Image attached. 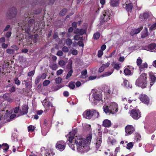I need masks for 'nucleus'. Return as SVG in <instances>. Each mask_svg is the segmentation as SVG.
Listing matches in <instances>:
<instances>
[{
	"label": "nucleus",
	"mask_w": 156,
	"mask_h": 156,
	"mask_svg": "<svg viewBox=\"0 0 156 156\" xmlns=\"http://www.w3.org/2000/svg\"><path fill=\"white\" fill-rule=\"evenodd\" d=\"M113 70L112 72H107L104 73V74L101 76V77H105L108 76L110 75L113 73Z\"/></svg>",
	"instance_id": "nucleus-29"
},
{
	"label": "nucleus",
	"mask_w": 156,
	"mask_h": 156,
	"mask_svg": "<svg viewBox=\"0 0 156 156\" xmlns=\"http://www.w3.org/2000/svg\"><path fill=\"white\" fill-rule=\"evenodd\" d=\"M139 99L143 103L145 104L148 105L149 104V98L145 94H141L139 96Z\"/></svg>",
	"instance_id": "nucleus-9"
},
{
	"label": "nucleus",
	"mask_w": 156,
	"mask_h": 156,
	"mask_svg": "<svg viewBox=\"0 0 156 156\" xmlns=\"http://www.w3.org/2000/svg\"><path fill=\"white\" fill-rule=\"evenodd\" d=\"M17 13L16 9L15 8L13 7L7 12V16L8 19H11L16 16Z\"/></svg>",
	"instance_id": "nucleus-5"
},
{
	"label": "nucleus",
	"mask_w": 156,
	"mask_h": 156,
	"mask_svg": "<svg viewBox=\"0 0 156 156\" xmlns=\"http://www.w3.org/2000/svg\"><path fill=\"white\" fill-rule=\"evenodd\" d=\"M57 68V65L56 64H53L51 66V68L53 70H56Z\"/></svg>",
	"instance_id": "nucleus-55"
},
{
	"label": "nucleus",
	"mask_w": 156,
	"mask_h": 156,
	"mask_svg": "<svg viewBox=\"0 0 156 156\" xmlns=\"http://www.w3.org/2000/svg\"><path fill=\"white\" fill-rule=\"evenodd\" d=\"M110 109L111 111V114H114L116 113L118 110V104L115 102H112L110 104Z\"/></svg>",
	"instance_id": "nucleus-8"
},
{
	"label": "nucleus",
	"mask_w": 156,
	"mask_h": 156,
	"mask_svg": "<svg viewBox=\"0 0 156 156\" xmlns=\"http://www.w3.org/2000/svg\"><path fill=\"white\" fill-rule=\"evenodd\" d=\"M87 30L83 28L80 29L79 34L80 35H82L84 34H86L87 33Z\"/></svg>",
	"instance_id": "nucleus-41"
},
{
	"label": "nucleus",
	"mask_w": 156,
	"mask_h": 156,
	"mask_svg": "<svg viewBox=\"0 0 156 156\" xmlns=\"http://www.w3.org/2000/svg\"><path fill=\"white\" fill-rule=\"evenodd\" d=\"M35 23V20L34 19H30L28 22V25L29 27H31Z\"/></svg>",
	"instance_id": "nucleus-27"
},
{
	"label": "nucleus",
	"mask_w": 156,
	"mask_h": 156,
	"mask_svg": "<svg viewBox=\"0 0 156 156\" xmlns=\"http://www.w3.org/2000/svg\"><path fill=\"white\" fill-rule=\"evenodd\" d=\"M13 80L14 82V84H15L17 86H19L20 85L21 81L18 80L17 77H16L14 78Z\"/></svg>",
	"instance_id": "nucleus-30"
},
{
	"label": "nucleus",
	"mask_w": 156,
	"mask_h": 156,
	"mask_svg": "<svg viewBox=\"0 0 156 156\" xmlns=\"http://www.w3.org/2000/svg\"><path fill=\"white\" fill-rule=\"evenodd\" d=\"M68 86L71 89H74L75 88V82L73 81L69 82Z\"/></svg>",
	"instance_id": "nucleus-31"
},
{
	"label": "nucleus",
	"mask_w": 156,
	"mask_h": 156,
	"mask_svg": "<svg viewBox=\"0 0 156 156\" xmlns=\"http://www.w3.org/2000/svg\"><path fill=\"white\" fill-rule=\"evenodd\" d=\"M28 107L27 105H23L21 110H20V114L21 115H24L27 114L28 112Z\"/></svg>",
	"instance_id": "nucleus-17"
},
{
	"label": "nucleus",
	"mask_w": 156,
	"mask_h": 156,
	"mask_svg": "<svg viewBox=\"0 0 156 156\" xmlns=\"http://www.w3.org/2000/svg\"><path fill=\"white\" fill-rule=\"evenodd\" d=\"M100 37V33L99 32H96L93 35V37L94 39L98 40Z\"/></svg>",
	"instance_id": "nucleus-38"
},
{
	"label": "nucleus",
	"mask_w": 156,
	"mask_h": 156,
	"mask_svg": "<svg viewBox=\"0 0 156 156\" xmlns=\"http://www.w3.org/2000/svg\"><path fill=\"white\" fill-rule=\"evenodd\" d=\"M123 83L124 87H130L129 85V82L126 79H123Z\"/></svg>",
	"instance_id": "nucleus-34"
},
{
	"label": "nucleus",
	"mask_w": 156,
	"mask_h": 156,
	"mask_svg": "<svg viewBox=\"0 0 156 156\" xmlns=\"http://www.w3.org/2000/svg\"><path fill=\"white\" fill-rule=\"evenodd\" d=\"M63 70L61 69H59L57 71L56 74L57 75H59L62 73Z\"/></svg>",
	"instance_id": "nucleus-64"
},
{
	"label": "nucleus",
	"mask_w": 156,
	"mask_h": 156,
	"mask_svg": "<svg viewBox=\"0 0 156 156\" xmlns=\"http://www.w3.org/2000/svg\"><path fill=\"white\" fill-rule=\"evenodd\" d=\"M12 34V32L11 31H8L7 32L5 35V37L7 38H9L10 37Z\"/></svg>",
	"instance_id": "nucleus-53"
},
{
	"label": "nucleus",
	"mask_w": 156,
	"mask_h": 156,
	"mask_svg": "<svg viewBox=\"0 0 156 156\" xmlns=\"http://www.w3.org/2000/svg\"><path fill=\"white\" fill-rule=\"evenodd\" d=\"M112 125L111 121L108 119L104 120L102 122V126L107 128L110 127Z\"/></svg>",
	"instance_id": "nucleus-15"
},
{
	"label": "nucleus",
	"mask_w": 156,
	"mask_h": 156,
	"mask_svg": "<svg viewBox=\"0 0 156 156\" xmlns=\"http://www.w3.org/2000/svg\"><path fill=\"white\" fill-rule=\"evenodd\" d=\"M88 25L87 23H84L83 24V29H84L85 30L87 31V28Z\"/></svg>",
	"instance_id": "nucleus-61"
},
{
	"label": "nucleus",
	"mask_w": 156,
	"mask_h": 156,
	"mask_svg": "<svg viewBox=\"0 0 156 156\" xmlns=\"http://www.w3.org/2000/svg\"><path fill=\"white\" fill-rule=\"evenodd\" d=\"M156 29V23L153 24L149 28L150 31L154 30Z\"/></svg>",
	"instance_id": "nucleus-42"
},
{
	"label": "nucleus",
	"mask_w": 156,
	"mask_h": 156,
	"mask_svg": "<svg viewBox=\"0 0 156 156\" xmlns=\"http://www.w3.org/2000/svg\"><path fill=\"white\" fill-rule=\"evenodd\" d=\"M149 78L150 80V84L151 86H152L154 83L155 82L156 77L154 73L152 72L149 73Z\"/></svg>",
	"instance_id": "nucleus-11"
},
{
	"label": "nucleus",
	"mask_w": 156,
	"mask_h": 156,
	"mask_svg": "<svg viewBox=\"0 0 156 156\" xmlns=\"http://www.w3.org/2000/svg\"><path fill=\"white\" fill-rule=\"evenodd\" d=\"M105 68L102 65L99 68L98 70V72L99 73H101L102 72H103L105 69Z\"/></svg>",
	"instance_id": "nucleus-58"
},
{
	"label": "nucleus",
	"mask_w": 156,
	"mask_h": 156,
	"mask_svg": "<svg viewBox=\"0 0 156 156\" xmlns=\"http://www.w3.org/2000/svg\"><path fill=\"white\" fill-rule=\"evenodd\" d=\"M16 116V115L15 114H13L11 115L9 117V119L7 120V122H9L10 121L12 120Z\"/></svg>",
	"instance_id": "nucleus-47"
},
{
	"label": "nucleus",
	"mask_w": 156,
	"mask_h": 156,
	"mask_svg": "<svg viewBox=\"0 0 156 156\" xmlns=\"http://www.w3.org/2000/svg\"><path fill=\"white\" fill-rule=\"evenodd\" d=\"M125 74L127 76L130 75L131 73V71L128 68H125L124 71Z\"/></svg>",
	"instance_id": "nucleus-33"
},
{
	"label": "nucleus",
	"mask_w": 156,
	"mask_h": 156,
	"mask_svg": "<svg viewBox=\"0 0 156 156\" xmlns=\"http://www.w3.org/2000/svg\"><path fill=\"white\" fill-rule=\"evenodd\" d=\"M6 52L9 54H12L14 52V50L12 49H8L6 50Z\"/></svg>",
	"instance_id": "nucleus-44"
},
{
	"label": "nucleus",
	"mask_w": 156,
	"mask_h": 156,
	"mask_svg": "<svg viewBox=\"0 0 156 156\" xmlns=\"http://www.w3.org/2000/svg\"><path fill=\"white\" fill-rule=\"evenodd\" d=\"M62 50L64 52H67L69 51V49L67 47L64 46L62 48Z\"/></svg>",
	"instance_id": "nucleus-50"
},
{
	"label": "nucleus",
	"mask_w": 156,
	"mask_h": 156,
	"mask_svg": "<svg viewBox=\"0 0 156 156\" xmlns=\"http://www.w3.org/2000/svg\"><path fill=\"white\" fill-rule=\"evenodd\" d=\"M142 60L140 57H139L136 60V64L138 66H140L142 63Z\"/></svg>",
	"instance_id": "nucleus-35"
},
{
	"label": "nucleus",
	"mask_w": 156,
	"mask_h": 156,
	"mask_svg": "<svg viewBox=\"0 0 156 156\" xmlns=\"http://www.w3.org/2000/svg\"><path fill=\"white\" fill-rule=\"evenodd\" d=\"M66 43L67 46H70L72 43V41L70 39L68 38L66 39Z\"/></svg>",
	"instance_id": "nucleus-36"
},
{
	"label": "nucleus",
	"mask_w": 156,
	"mask_h": 156,
	"mask_svg": "<svg viewBox=\"0 0 156 156\" xmlns=\"http://www.w3.org/2000/svg\"><path fill=\"white\" fill-rule=\"evenodd\" d=\"M9 94L8 93H5L3 94L2 97L3 98L6 100L9 97Z\"/></svg>",
	"instance_id": "nucleus-57"
},
{
	"label": "nucleus",
	"mask_w": 156,
	"mask_h": 156,
	"mask_svg": "<svg viewBox=\"0 0 156 156\" xmlns=\"http://www.w3.org/2000/svg\"><path fill=\"white\" fill-rule=\"evenodd\" d=\"M57 55L59 56H62L63 55L62 51L61 50H59L56 54Z\"/></svg>",
	"instance_id": "nucleus-56"
},
{
	"label": "nucleus",
	"mask_w": 156,
	"mask_h": 156,
	"mask_svg": "<svg viewBox=\"0 0 156 156\" xmlns=\"http://www.w3.org/2000/svg\"><path fill=\"white\" fill-rule=\"evenodd\" d=\"M156 47V44L155 43H152L148 45V48L151 50H153Z\"/></svg>",
	"instance_id": "nucleus-26"
},
{
	"label": "nucleus",
	"mask_w": 156,
	"mask_h": 156,
	"mask_svg": "<svg viewBox=\"0 0 156 156\" xmlns=\"http://www.w3.org/2000/svg\"><path fill=\"white\" fill-rule=\"evenodd\" d=\"M148 67V65L146 63H144L143 65H141L139 67V70L141 73L144 70V68H147Z\"/></svg>",
	"instance_id": "nucleus-23"
},
{
	"label": "nucleus",
	"mask_w": 156,
	"mask_h": 156,
	"mask_svg": "<svg viewBox=\"0 0 156 156\" xmlns=\"http://www.w3.org/2000/svg\"><path fill=\"white\" fill-rule=\"evenodd\" d=\"M73 73V71L71 69L68 73L66 77V79L67 80L68 79L72 76Z\"/></svg>",
	"instance_id": "nucleus-40"
},
{
	"label": "nucleus",
	"mask_w": 156,
	"mask_h": 156,
	"mask_svg": "<svg viewBox=\"0 0 156 156\" xmlns=\"http://www.w3.org/2000/svg\"><path fill=\"white\" fill-rule=\"evenodd\" d=\"M136 84L138 86L141 87L142 88H145L146 87L147 84L144 83L142 79L139 78L136 80Z\"/></svg>",
	"instance_id": "nucleus-10"
},
{
	"label": "nucleus",
	"mask_w": 156,
	"mask_h": 156,
	"mask_svg": "<svg viewBox=\"0 0 156 156\" xmlns=\"http://www.w3.org/2000/svg\"><path fill=\"white\" fill-rule=\"evenodd\" d=\"M50 83V80H45L43 83V85L44 86H48Z\"/></svg>",
	"instance_id": "nucleus-49"
},
{
	"label": "nucleus",
	"mask_w": 156,
	"mask_h": 156,
	"mask_svg": "<svg viewBox=\"0 0 156 156\" xmlns=\"http://www.w3.org/2000/svg\"><path fill=\"white\" fill-rule=\"evenodd\" d=\"M102 142V138L101 136L98 137L96 141V148L98 149L99 148Z\"/></svg>",
	"instance_id": "nucleus-18"
},
{
	"label": "nucleus",
	"mask_w": 156,
	"mask_h": 156,
	"mask_svg": "<svg viewBox=\"0 0 156 156\" xmlns=\"http://www.w3.org/2000/svg\"><path fill=\"white\" fill-rule=\"evenodd\" d=\"M35 127L32 125H30L28 127V130L29 132H33L35 129Z\"/></svg>",
	"instance_id": "nucleus-37"
},
{
	"label": "nucleus",
	"mask_w": 156,
	"mask_h": 156,
	"mask_svg": "<svg viewBox=\"0 0 156 156\" xmlns=\"http://www.w3.org/2000/svg\"><path fill=\"white\" fill-rule=\"evenodd\" d=\"M148 35V33L142 31L141 33V37L142 38H144Z\"/></svg>",
	"instance_id": "nucleus-32"
},
{
	"label": "nucleus",
	"mask_w": 156,
	"mask_h": 156,
	"mask_svg": "<svg viewBox=\"0 0 156 156\" xmlns=\"http://www.w3.org/2000/svg\"><path fill=\"white\" fill-rule=\"evenodd\" d=\"M30 27L28 26V27H26L25 29V31L26 33H29L30 31Z\"/></svg>",
	"instance_id": "nucleus-60"
},
{
	"label": "nucleus",
	"mask_w": 156,
	"mask_h": 156,
	"mask_svg": "<svg viewBox=\"0 0 156 156\" xmlns=\"http://www.w3.org/2000/svg\"><path fill=\"white\" fill-rule=\"evenodd\" d=\"M83 116L85 118L90 119L92 117L98 118L99 116V113L97 110L94 109H87L84 112Z\"/></svg>",
	"instance_id": "nucleus-2"
},
{
	"label": "nucleus",
	"mask_w": 156,
	"mask_h": 156,
	"mask_svg": "<svg viewBox=\"0 0 156 156\" xmlns=\"http://www.w3.org/2000/svg\"><path fill=\"white\" fill-rule=\"evenodd\" d=\"M62 79L60 77L56 78L55 80V83L57 84H59L61 83Z\"/></svg>",
	"instance_id": "nucleus-45"
},
{
	"label": "nucleus",
	"mask_w": 156,
	"mask_h": 156,
	"mask_svg": "<svg viewBox=\"0 0 156 156\" xmlns=\"http://www.w3.org/2000/svg\"><path fill=\"white\" fill-rule=\"evenodd\" d=\"M133 145L132 142H129L127 144L126 148L127 149H130L133 147Z\"/></svg>",
	"instance_id": "nucleus-43"
},
{
	"label": "nucleus",
	"mask_w": 156,
	"mask_h": 156,
	"mask_svg": "<svg viewBox=\"0 0 156 156\" xmlns=\"http://www.w3.org/2000/svg\"><path fill=\"white\" fill-rule=\"evenodd\" d=\"M143 29V27L141 26L140 28L137 29H132L130 32V35L132 36H133L135 34L139 33L141 30Z\"/></svg>",
	"instance_id": "nucleus-14"
},
{
	"label": "nucleus",
	"mask_w": 156,
	"mask_h": 156,
	"mask_svg": "<svg viewBox=\"0 0 156 156\" xmlns=\"http://www.w3.org/2000/svg\"><path fill=\"white\" fill-rule=\"evenodd\" d=\"M73 136H70L69 137V142L71 143H72V140L74 139V136H75V133H76V131L75 130L73 131Z\"/></svg>",
	"instance_id": "nucleus-39"
},
{
	"label": "nucleus",
	"mask_w": 156,
	"mask_h": 156,
	"mask_svg": "<svg viewBox=\"0 0 156 156\" xmlns=\"http://www.w3.org/2000/svg\"><path fill=\"white\" fill-rule=\"evenodd\" d=\"M147 74L146 73H143L139 77L141 79H142L144 81V83H146L147 84Z\"/></svg>",
	"instance_id": "nucleus-21"
},
{
	"label": "nucleus",
	"mask_w": 156,
	"mask_h": 156,
	"mask_svg": "<svg viewBox=\"0 0 156 156\" xmlns=\"http://www.w3.org/2000/svg\"><path fill=\"white\" fill-rule=\"evenodd\" d=\"M87 70L86 69L83 70L81 73V76H82L81 77H82L83 79L86 78L87 76Z\"/></svg>",
	"instance_id": "nucleus-24"
},
{
	"label": "nucleus",
	"mask_w": 156,
	"mask_h": 156,
	"mask_svg": "<svg viewBox=\"0 0 156 156\" xmlns=\"http://www.w3.org/2000/svg\"><path fill=\"white\" fill-rule=\"evenodd\" d=\"M149 16V13L147 12H145L140 14V15L139 19L142 21H145L147 20Z\"/></svg>",
	"instance_id": "nucleus-13"
},
{
	"label": "nucleus",
	"mask_w": 156,
	"mask_h": 156,
	"mask_svg": "<svg viewBox=\"0 0 156 156\" xmlns=\"http://www.w3.org/2000/svg\"><path fill=\"white\" fill-rule=\"evenodd\" d=\"M125 8L128 12H131L133 7V4L131 3H129L126 4Z\"/></svg>",
	"instance_id": "nucleus-19"
},
{
	"label": "nucleus",
	"mask_w": 156,
	"mask_h": 156,
	"mask_svg": "<svg viewBox=\"0 0 156 156\" xmlns=\"http://www.w3.org/2000/svg\"><path fill=\"white\" fill-rule=\"evenodd\" d=\"M112 16V15L109 13L108 10L105 11L103 15L101 17V20L100 23V25L101 26L105 22L109 20Z\"/></svg>",
	"instance_id": "nucleus-3"
},
{
	"label": "nucleus",
	"mask_w": 156,
	"mask_h": 156,
	"mask_svg": "<svg viewBox=\"0 0 156 156\" xmlns=\"http://www.w3.org/2000/svg\"><path fill=\"white\" fill-rule=\"evenodd\" d=\"M80 39V36L79 35H76L74 37V39L75 40L78 41Z\"/></svg>",
	"instance_id": "nucleus-63"
},
{
	"label": "nucleus",
	"mask_w": 156,
	"mask_h": 156,
	"mask_svg": "<svg viewBox=\"0 0 156 156\" xmlns=\"http://www.w3.org/2000/svg\"><path fill=\"white\" fill-rule=\"evenodd\" d=\"M45 154L46 156H51V155L53 156L54 155L55 153L50 151L46 152Z\"/></svg>",
	"instance_id": "nucleus-48"
},
{
	"label": "nucleus",
	"mask_w": 156,
	"mask_h": 156,
	"mask_svg": "<svg viewBox=\"0 0 156 156\" xmlns=\"http://www.w3.org/2000/svg\"><path fill=\"white\" fill-rule=\"evenodd\" d=\"M42 104L46 108H49L51 106V107H53L51 102H50L49 101H48L46 98H45L43 101Z\"/></svg>",
	"instance_id": "nucleus-16"
},
{
	"label": "nucleus",
	"mask_w": 156,
	"mask_h": 156,
	"mask_svg": "<svg viewBox=\"0 0 156 156\" xmlns=\"http://www.w3.org/2000/svg\"><path fill=\"white\" fill-rule=\"evenodd\" d=\"M103 109L105 113L109 114H111V112L110 111V106H104L103 107Z\"/></svg>",
	"instance_id": "nucleus-22"
},
{
	"label": "nucleus",
	"mask_w": 156,
	"mask_h": 156,
	"mask_svg": "<svg viewBox=\"0 0 156 156\" xmlns=\"http://www.w3.org/2000/svg\"><path fill=\"white\" fill-rule=\"evenodd\" d=\"M92 96L94 99L96 100L100 101L101 99V95L100 92L98 91L94 92L92 94Z\"/></svg>",
	"instance_id": "nucleus-12"
},
{
	"label": "nucleus",
	"mask_w": 156,
	"mask_h": 156,
	"mask_svg": "<svg viewBox=\"0 0 156 156\" xmlns=\"http://www.w3.org/2000/svg\"><path fill=\"white\" fill-rule=\"evenodd\" d=\"M126 132L125 136H128L131 134L135 130L134 127L131 125H128L125 127Z\"/></svg>",
	"instance_id": "nucleus-7"
},
{
	"label": "nucleus",
	"mask_w": 156,
	"mask_h": 156,
	"mask_svg": "<svg viewBox=\"0 0 156 156\" xmlns=\"http://www.w3.org/2000/svg\"><path fill=\"white\" fill-rule=\"evenodd\" d=\"M15 91L16 88L14 86H13L11 87V88L9 90V91L11 93L14 92Z\"/></svg>",
	"instance_id": "nucleus-59"
},
{
	"label": "nucleus",
	"mask_w": 156,
	"mask_h": 156,
	"mask_svg": "<svg viewBox=\"0 0 156 156\" xmlns=\"http://www.w3.org/2000/svg\"><path fill=\"white\" fill-rule=\"evenodd\" d=\"M118 3L119 1L118 0H111V5L113 7L116 6Z\"/></svg>",
	"instance_id": "nucleus-25"
},
{
	"label": "nucleus",
	"mask_w": 156,
	"mask_h": 156,
	"mask_svg": "<svg viewBox=\"0 0 156 156\" xmlns=\"http://www.w3.org/2000/svg\"><path fill=\"white\" fill-rule=\"evenodd\" d=\"M130 115L133 119H138L141 117L140 112L138 109L132 110Z\"/></svg>",
	"instance_id": "nucleus-4"
},
{
	"label": "nucleus",
	"mask_w": 156,
	"mask_h": 156,
	"mask_svg": "<svg viewBox=\"0 0 156 156\" xmlns=\"http://www.w3.org/2000/svg\"><path fill=\"white\" fill-rule=\"evenodd\" d=\"M0 148H2L4 150V152H6L9 148V146L6 143H4L2 145L0 144Z\"/></svg>",
	"instance_id": "nucleus-20"
},
{
	"label": "nucleus",
	"mask_w": 156,
	"mask_h": 156,
	"mask_svg": "<svg viewBox=\"0 0 156 156\" xmlns=\"http://www.w3.org/2000/svg\"><path fill=\"white\" fill-rule=\"evenodd\" d=\"M41 79L40 76H37L35 80V83L36 84H38L41 81Z\"/></svg>",
	"instance_id": "nucleus-46"
},
{
	"label": "nucleus",
	"mask_w": 156,
	"mask_h": 156,
	"mask_svg": "<svg viewBox=\"0 0 156 156\" xmlns=\"http://www.w3.org/2000/svg\"><path fill=\"white\" fill-rule=\"evenodd\" d=\"M35 73V70H33L31 71L30 72L28 73L27 75L29 76H33L34 75Z\"/></svg>",
	"instance_id": "nucleus-54"
},
{
	"label": "nucleus",
	"mask_w": 156,
	"mask_h": 156,
	"mask_svg": "<svg viewBox=\"0 0 156 156\" xmlns=\"http://www.w3.org/2000/svg\"><path fill=\"white\" fill-rule=\"evenodd\" d=\"M66 146V142L63 141L61 140L57 142L55 145V147L57 149L62 151L65 149Z\"/></svg>",
	"instance_id": "nucleus-6"
},
{
	"label": "nucleus",
	"mask_w": 156,
	"mask_h": 156,
	"mask_svg": "<svg viewBox=\"0 0 156 156\" xmlns=\"http://www.w3.org/2000/svg\"><path fill=\"white\" fill-rule=\"evenodd\" d=\"M58 64L61 66H63L66 64L65 61L63 60H60L58 62Z\"/></svg>",
	"instance_id": "nucleus-52"
},
{
	"label": "nucleus",
	"mask_w": 156,
	"mask_h": 156,
	"mask_svg": "<svg viewBox=\"0 0 156 156\" xmlns=\"http://www.w3.org/2000/svg\"><path fill=\"white\" fill-rule=\"evenodd\" d=\"M92 134L87 136L86 139H82L78 140H76L75 143L78 147V149L80 151L84 152L88 149L92 139Z\"/></svg>",
	"instance_id": "nucleus-1"
},
{
	"label": "nucleus",
	"mask_w": 156,
	"mask_h": 156,
	"mask_svg": "<svg viewBox=\"0 0 156 156\" xmlns=\"http://www.w3.org/2000/svg\"><path fill=\"white\" fill-rule=\"evenodd\" d=\"M103 54V51L100 50L98 51V57H101Z\"/></svg>",
	"instance_id": "nucleus-51"
},
{
	"label": "nucleus",
	"mask_w": 156,
	"mask_h": 156,
	"mask_svg": "<svg viewBox=\"0 0 156 156\" xmlns=\"http://www.w3.org/2000/svg\"><path fill=\"white\" fill-rule=\"evenodd\" d=\"M63 95L65 97H68L69 95V92L67 91H65L63 93Z\"/></svg>",
	"instance_id": "nucleus-62"
},
{
	"label": "nucleus",
	"mask_w": 156,
	"mask_h": 156,
	"mask_svg": "<svg viewBox=\"0 0 156 156\" xmlns=\"http://www.w3.org/2000/svg\"><path fill=\"white\" fill-rule=\"evenodd\" d=\"M67 11V9L64 8L59 13V15L60 16H64Z\"/></svg>",
	"instance_id": "nucleus-28"
}]
</instances>
